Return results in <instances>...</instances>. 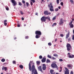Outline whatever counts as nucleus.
Segmentation results:
<instances>
[{"mask_svg":"<svg viewBox=\"0 0 74 74\" xmlns=\"http://www.w3.org/2000/svg\"><path fill=\"white\" fill-rule=\"evenodd\" d=\"M29 71H32L31 74H38L37 71L35 68L34 65H33L32 68V65L30 63H29Z\"/></svg>","mask_w":74,"mask_h":74,"instance_id":"nucleus-1","label":"nucleus"},{"mask_svg":"<svg viewBox=\"0 0 74 74\" xmlns=\"http://www.w3.org/2000/svg\"><path fill=\"white\" fill-rule=\"evenodd\" d=\"M48 7L50 8L49 10L50 11H54V10L53 9V7L52 5V3H51L49 4L48 5Z\"/></svg>","mask_w":74,"mask_h":74,"instance_id":"nucleus-2","label":"nucleus"},{"mask_svg":"<svg viewBox=\"0 0 74 74\" xmlns=\"http://www.w3.org/2000/svg\"><path fill=\"white\" fill-rule=\"evenodd\" d=\"M66 48H67V50L69 52V51L72 49L71 46V45L69 44H67Z\"/></svg>","mask_w":74,"mask_h":74,"instance_id":"nucleus-3","label":"nucleus"},{"mask_svg":"<svg viewBox=\"0 0 74 74\" xmlns=\"http://www.w3.org/2000/svg\"><path fill=\"white\" fill-rule=\"evenodd\" d=\"M51 66L52 68H56V69H58V66L55 63H53V64H51Z\"/></svg>","mask_w":74,"mask_h":74,"instance_id":"nucleus-4","label":"nucleus"},{"mask_svg":"<svg viewBox=\"0 0 74 74\" xmlns=\"http://www.w3.org/2000/svg\"><path fill=\"white\" fill-rule=\"evenodd\" d=\"M44 14L45 15H51V13L50 12H49L48 11L45 10L44 11Z\"/></svg>","mask_w":74,"mask_h":74,"instance_id":"nucleus-5","label":"nucleus"},{"mask_svg":"<svg viewBox=\"0 0 74 74\" xmlns=\"http://www.w3.org/2000/svg\"><path fill=\"white\" fill-rule=\"evenodd\" d=\"M11 1L12 3L13 6H15V5H16L17 4L15 0H11Z\"/></svg>","mask_w":74,"mask_h":74,"instance_id":"nucleus-6","label":"nucleus"},{"mask_svg":"<svg viewBox=\"0 0 74 74\" xmlns=\"http://www.w3.org/2000/svg\"><path fill=\"white\" fill-rule=\"evenodd\" d=\"M35 34L36 35L41 36V31H36L35 32Z\"/></svg>","mask_w":74,"mask_h":74,"instance_id":"nucleus-7","label":"nucleus"},{"mask_svg":"<svg viewBox=\"0 0 74 74\" xmlns=\"http://www.w3.org/2000/svg\"><path fill=\"white\" fill-rule=\"evenodd\" d=\"M65 71L64 72V74H69V69H67V68H65Z\"/></svg>","mask_w":74,"mask_h":74,"instance_id":"nucleus-8","label":"nucleus"},{"mask_svg":"<svg viewBox=\"0 0 74 74\" xmlns=\"http://www.w3.org/2000/svg\"><path fill=\"white\" fill-rule=\"evenodd\" d=\"M41 21H43V22H45V21H46V19H45V17L44 16H42L41 18Z\"/></svg>","mask_w":74,"mask_h":74,"instance_id":"nucleus-9","label":"nucleus"},{"mask_svg":"<svg viewBox=\"0 0 74 74\" xmlns=\"http://www.w3.org/2000/svg\"><path fill=\"white\" fill-rule=\"evenodd\" d=\"M47 67H46V65L45 64H42V69L43 70H45L46 69V68Z\"/></svg>","mask_w":74,"mask_h":74,"instance_id":"nucleus-10","label":"nucleus"},{"mask_svg":"<svg viewBox=\"0 0 74 74\" xmlns=\"http://www.w3.org/2000/svg\"><path fill=\"white\" fill-rule=\"evenodd\" d=\"M63 19L61 18L60 21V22L59 23V24L60 25H63Z\"/></svg>","mask_w":74,"mask_h":74,"instance_id":"nucleus-11","label":"nucleus"},{"mask_svg":"<svg viewBox=\"0 0 74 74\" xmlns=\"http://www.w3.org/2000/svg\"><path fill=\"white\" fill-rule=\"evenodd\" d=\"M42 67L41 66H40L39 67H38V69L39 70V71H41V72H42Z\"/></svg>","mask_w":74,"mask_h":74,"instance_id":"nucleus-12","label":"nucleus"},{"mask_svg":"<svg viewBox=\"0 0 74 74\" xmlns=\"http://www.w3.org/2000/svg\"><path fill=\"white\" fill-rule=\"evenodd\" d=\"M50 73L51 74H56V73L54 72V70L51 69L50 71Z\"/></svg>","mask_w":74,"mask_h":74,"instance_id":"nucleus-13","label":"nucleus"},{"mask_svg":"<svg viewBox=\"0 0 74 74\" xmlns=\"http://www.w3.org/2000/svg\"><path fill=\"white\" fill-rule=\"evenodd\" d=\"M69 36H70V32L69 31L68 32V34H66V39H67V38H69Z\"/></svg>","mask_w":74,"mask_h":74,"instance_id":"nucleus-14","label":"nucleus"},{"mask_svg":"<svg viewBox=\"0 0 74 74\" xmlns=\"http://www.w3.org/2000/svg\"><path fill=\"white\" fill-rule=\"evenodd\" d=\"M46 60V58H43L42 60V63H44V62H45Z\"/></svg>","mask_w":74,"mask_h":74,"instance_id":"nucleus-15","label":"nucleus"},{"mask_svg":"<svg viewBox=\"0 0 74 74\" xmlns=\"http://www.w3.org/2000/svg\"><path fill=\"white\" fill-rule=\"evenodd\" d=\"M67 67H68L69 68H70L71 69H72V67H71V65L70 64L67 65Z\"/></svg>","mask_w":74,"mask_h":74,"instance_id":"nucleus-16","label":"nucleus"},{"mask_svg":"<svg viewBox=\"0 0 74 74\" xmlns=\"http://www.w3.org/2000/svg\"><path fill=\"white\" fill-rule=\"evenodd\" d=\"M74 56L73 55H72V56H71V55H69V58H74Z\"/></svg>","mask_w":74,"mask_h":74,"instance_id":"nucleus-17","label":"nucleus"},{"mask_svg":"<svg viewBox=\"0 0 74 74\" xmlns=\"http://www.w3.org/2000/svg\"><path fill=\"white\" fill-rule=\"evenodd\" d=\"M40 36H39V35H36V38H40Z\"/></svg>","mask_w":74,"mask_h":74,"instance_id":"nucleus-18","label":"nucleus"},{"mask_svg":"<svg viewBox=\"0 0 74 74\" xmlns=\"http://www.w3.org/2000/svg\"><path fill=\"white\" fill-rule=\"evenodd\" d=\"M1 61L2 62H4L5 61V60L4 58H2L1 60Z\"/></svg>","mask_w":74,"mask_h":74,"instance_id":"nucleus-19","label":"nucleus"},{"mask_svg":"<svg viewBox=\"0 0 74 74\" xmlns=\"http://www.w3.org/2000/svg\"><path fill=\"white\" fill-rule=\"evenodd\" d=\"M56 25H57V23H53V25H52V27H53L54 26H56Z\"/></svg>","mask_w":74,"mask_h":74,"instance_id":"nucleus-20","label":"nucleus"},{"mask_svg":"<svg viewBox=\"0 0 74 74\" xmlns=\"http://www.w3.org/2000/svg\"><path fill=\"white\" fill-rule=\"evenodd\" d=\"M36 63L38 64V65H39L40 64V62L39 61H36Z\"/></svg>","mask_w":74,"mask_h":74,"instance_id":"nucleus-21","label":"nucleus"},{"mask_svg":"<svg viewBox=\"0 0 74 74\" xmlns=\"http://www.w3.org/2000/svg\"><path fill=\"white\" fill-rule=\"evenodd\" d=\"M46 62L47 63H50V62H51V61L47 59V60Z\"/></svg>","mask_w":74,"mask_h":74,"instance_id":"nucleus-22","label":"nucleus"},{"mask_svg":"<svg viewBox=\"0 0 74 74\" xmlns=\"http://www.w3.org/2000/svg\"><path fill=\"white\" fill-rule=\"evenodd\" d=\"M47 57L49 58H50V59H51L52 58V56H50L49 55H48Z\"/></svg>","mask_w":74,"mask_h":74,"instance_id":"nucleus-23","label":"nucleus"},{"mask_svg":"<svg viewBox=\"0 0 74 74\" xmlns=\"http://www.w3.org/2000/svg\"><path fill=\"white\" fill-rule=\"evenodd\" d=\"M69 25H70L71 27V28H73V27H74V25H73V24H72Z\"/></svg>","mask_w":74,"mask_h":74,"instance_id":"nucleus-24","label":"nucleus"},{"mask_svg":"<svg viewBox=\"0 0 74 74\" xmlns=\"http://www.w3.org/2000/svg\"><path fill=\"white\" fill-rule=\"evenodd\" d=\"M20 13L21 15H23V13L22 10L20 11Z\"/></svg>","mask_w":74,"mask_h":74,"instance_id":"nucleus-25","label":"nucleus"},{"mask_svg":"<svg viewBox=\"0 0 74 74\" xmlns=\"http://www.w3.org/2000/svg\"><path fill=\"white\" fill-rule=\"evenodd\" d=\"M19 67H20L21 69H23V66L22 65H20L19 66Z\"/></svg>","mask_w":74,"mask_h":74,"instance_id":"nucleus-26","label":"nucleus"},{"mask_svg":"<svg viewBox=\"0 0 74 74\" xmlns=\"http://www.w3.org/2000/svg\"><path fill=\"white\" fill-rule=\"evenodd\" d=\"M55 19H56V16H55L53 18L52 20L53 21H54V20H55Z\"/></svg>","mask_w":74,"mask_h":74,"instance_id":"nucleus-27","label":"nucleus"},{"mask_svg":"<svg viewBox=\"0 0 74 74\" xmlns=\"http://www.w3.org/2000/svg\"><path fill=\"white\" fill-rule=\"evenodd\" d=\"M25 39H28L29 38V36H25Z\"/></svg>","mask_w":74,"mask_h":74,"instance_id":"nucleus-28","label":"nucleus"},{"mask_svg":"<svg viewBox=\"0 0 74 74\" xmlns=\"http://www.w3.org/2000/svg\"><path fill=\"white\" fill-rule=\"evenodd\" d=\"M48 45H49V46H51V45H52V44H51V42H49L48 43Z\"/></svg>","mask_w":74,"mask_h":74,"instance_id":"nucleus-29","label":"nucleus"},{"mask_svg":"<svg viewBox=\"0 0 74 74\" xmlns=\"http://www.w3.org/2000/svg\"><path fill=\"white\" fill-rule=\"evenodd\" d=\"M71 41V38H69L68 39V42H70Z\"/></svg>","mask_w":74,"mask_h":74,"instance_id":"nucleus-30","label":"nucleus"},{"mask_svg":"<svg viewBox=\"0 0 74 74\" xmlns=\"http://www.w3.org/2000/svg\"><path fill=\"white\" fill-rule=\"evenodd\" d=\"M4 69L5 71H7V67H5L4 68Z\"/></svg>","mask_w":74,"mask_h":74,"instance_id":"nucleus-31","label":"nucleus"},{"mask_svg":"<svg viewBox=\"0 0 74 74\" xmlns=\"http://www.w3.org/2000/svg\"><path fill=\"white\" fill-rule=\"evenodd\" d=\"M18 5H22V3H21V2H18Z\"/></svg>","mask_w":74,"mask_h":74,"instance_id":"nucleus-32","label":"nucleus"},{"mask_svg":"<svg viewBox=\"0 0 74 74\" xmlns=\"http://www.w3.org/2000/svg\"><path fill=\"white\" fill-rule=\"evenodd\" d=\"M13 63L14 64H16V61H13Z\"/></svg>","mask_w":74,"mask_h":74,"instance_id":"nucleus-33","label":"nucleus"},{"mask_svg":"<svg viewBox=\"0 0 74 74\" xmlns=\"http://www.w3.org/2000/svg\"><path fill=\"white\" fill-rule=\"evenodd\" d=\"M26 4L27 7H28L29 6V3L28 2H26Z\"/></svg>","mask_w":74,"mask_h":74,"instance_id":"nucleus-34","label":"nucleus"},{"mask_svg":"<svg viewBox=\"0 0 74 74\" xmlns=\"http://www.w3.org/2000/svg\"><path fill=\"white\" fill-rule=\"evenodd\" d=\"M53 55L54 56H55L56 57H58V55L56 54H54Z\"/></svg>","mask_w":74,"mask_h":74,"instance_id":"nucleus-35","label":"nucleus"},{"mask_svg":"<svg viewBox=\"0 0 74 74\" xmlns=\"http://www.w3.org/2000/svg\"><path fill=\"white\" fill-rule=\"evenodd\" d=\"M49 18V16H47V17H45V19H48V18Z\"/></svg>","mask_w":74,"mask_h":74,"instance_id":"nucleus-36","label":"nucleus"},{"mask_svg":"<svg viewBox=\"0 0 74 74\" xmlns=\"http://www.w3.org/2000/svg\"><path fill=\"white\" fill-rule=\"evenodd\" d=\"M60 5H62V6H63V2H61L60 3Z\"/></svg>","mask_w":74,"mask_h":74,"instance_id":"nucleus-37","label":"nucleus"},{"mask_svg":"<svg viewBox=\"0 0 74 74\" xmlns=\"http://www.w3.org/2000/svg\"><path fill=\"white\" fill-rule=\"evenodd\" d=\"M39 59H41L42 58V56H40L39 57Z\"/></svg>","mask_w":74,"mask_h":74,"instance_id":"nucleus-38","label":"nucleus"},{"mask_svg":"<svg viewBox=\"0 0 74 74\" xmlns=\"http://www.w3.org/2000/svg\"><path fill=\"white\" fill-rule=\"evenodd\" d=\"M57 3L58 4L59 3V0H57Z\"/></svg>","mask_w":74,"mask_h":74,"instance_id":"nucleus-39","label":"nucleus"},{"mask_svg":"<svg viewBox=\"0 0 74 74\" xmlns=\"http://www.w3.org/2000/svg\"><path fill=\"white\" fill-rule=\"evenodd\" d=\"M73 23V22H72V21H71V22L69 23V25H71Z\"/></svg>","mask_w":74,"mask_h":74,"instance_id":"nucleus-40","label":"nucleus"},{"mask_svg":"<svg viewBox=\"0 0 74 74\" xmlns=\"http://www.w3.org/2000/svg\"><path fill=\"white\" fill-rule=\"evenodd\" d=\"M58 10H59V9H58V8H56L55 9V11H58Z\"/></svg>","mask_w":74,"mask_h":74,"instance_id":"nucleus-41","label":"nucleus"},{"mask_svg":"<svg viewBox=\"0 0 74 74\" xmlns=\"http://www.w3.org/2000/svg\"><path fill=\"white\" fill-rule=\"evenodd\" d=\"M6 10L7 11H8V10H9V8H8V7H6Z\"/></svg>","mask_w":74,"mask_h":74,"instance_id":"nucleus-42","label":"nucleus"},{"mask_svg":"<svg viewBox=\"0 0 74 74\" xmlns=\"http://www.w3.org/2000/svg\"><path fill=\"white\" fill-rule=\"evenodd\" d=\"M31 1H32L33 3H35L36 2V1L35 0H30Z\"/></svg>","mask_w":74,"mask_h":74,"instance_id":"nucleus-43","label":"nucleus"},{"mask_svg":"<svg viewBox=\"0 0 74 74\" xmlns=\"http://www.w3.org/2000/svg\"><path fill=\"white\" fill-rule=\"evenodd\" d=\"M60 62H63V60L62 59H60L59 60Z\"/></svg>","mask_w":74,"mask_h":74,"instance_id":"nucleus-44","label":"nucleus"},{"mask_svg":"<svg viewBox=\"0 0 74 74\" xmlns=\"http://www.w3.org/2000/svg\"><path fill=\"white\" fill-rule=\"evenodd\" d=\"M4 24L5 26H7V23H6L5 22L4 23Z\"/></svg>","mask_w":74,"mask_h":74,"instance_id":"nucleus-45","label":"nucleus"},{"mask_svg":"<svg viewBox=\"0 0 74 74\" xmlns=\"http://www.w3.org/2000/svg\"><path fill=\"white\" fill-rule=\"evenodd\" d=\"M23 3V4H25V1H24V0H23L22 1Z\"/></svg>","mask_w":74,"mask_h":74,"instance_id":"nucleus-46","label":"nucleus"},{"mask_svg":"<svg viewBox=\"0 0 74 74\" xmlns=\"http://www.w3.org/2000/svg\"><path fill=\"white\" fill-rule=\"evenodd\" d=\"M70 2H71L72 3H73V0H70Z\"/></svg>","mask_w":74,"mask_h":74,"instance_id":"nucleus-47","label":"nucleus"},{"mask_svg":"<svg viewBox=\"0 0 74 74\" xmlns=\"http://www.w3.org/2000/svg\"><path fill=\"white\" fill-rule=\"evenodd\" d=\"M52 59H53V60H55L56 59V58L53 57H52Z\"/></svg>","mask_w":74,"mask_h":74,"instance_id":"nucleus-48","label":"nucleus"},{"mask_svg":"<svg viewBox=\"0 0 74 74\" xmlns=\"http://www.w3.org/2000/svg\"><path fill=\"white\" fill-rule=\"evenodd\" d=\"M60 36L61 37H63V34H60Z\"/></svg>","mask_w":74,"mask_h":74,"instance_id":"nucleus-49","label":"nucleus"},{"mask_svg":"<svg viewBox=\"0 0 74 74\" xmlns=\"http://www.w3.org/2000/svg\"><path fill=\"white\" fill-rule=\"evenodd\" d=\"M70 74H73V71H71V72L70 73Z\"/></svg>","mask_w":74,"mask_h":74,"instance_id":"nucleus-50","label":"nucleus"},{"mask_svg":"<svg viewBox=\"0 0 74 74\" xmlns=\"http://www.w3.org/2000/svg\"><path fill=\"white\" fill-rule=\"evenodd\" d=\"M30 3L31 5H33V3H32V1H31Z\"/></svg>","mask_w":74,"mask_h":74,"instance_id":"nucleus-51","label":"nucleus"},{"mask_svg":"<svg viewBox=\"0 0 74 74\" xmlns=\"http://www.w3.org/2000/svg\"><path fill=\"white\" fill-rule=\"evenodd\" d=\"M7 22V20H5L4 21V23Z\"/></svg>","mask_w":74,"mask_h":74,"instance_id":"nucleus-52","label":"nucleus"},{"mask_svg":"<svg viewBox=\"0 0 74 74\" xmlns=\"http://www.w3.org/2000/svg\"><path fill=\"white\" fill-rule=\"evenodd\" d=\"M21 19L22 21H24V18L23 17H22L21 18Z\"/></svg>","mask_w":74,"mask_h":74,"instance_id":"nucleus-53","label":"nucleus"},{"mask_svg":"<svg viewBox=\"0 0 74 74\" xmlns=\"http://www.w3.org/2000/svg\"><path fill=\"white\" fill-rule=\"evenodd\" d=\"M48 20L49 21H51V19H50V18H48Z\"/></svg>","mask_w":74,"mask_h":74,"instance_id":"nucleus-54","label":"nucleus"},{"mask_svg":"<svg viewBox=\"0 0 74 74\" xmlns=\"http://www.w3.org/2000/svg\"><path fill=\"white\" fill-rule=\"evenodd\" d=\"M73 40H74V35H73Z\"/></svg>","mask_w":74,"mask_h":74,"instance_id":"nucleus-55","label":"nucleus"},{"mask_svg":"<svg viewBox=\"0 0 74 74\" xmlns=\"http://www.w3.org/2000/svg\"><path fill=\"white\" fill-rule=\"evenodd\" d=\"M57 41V39H56L55 40V42H56Z\"/></svg>","mask_w":74,"mask_h":74,"instance_id":"nucleus-56","label":"nucleus"},{"mask_svg":"<svg viewBox=\"0 0 74 74\" xmlns=\"http://www.w3.org/2000/svg\"><path fill=\"white\" fill-rule=\"evenodd\" d=\"M4 67H3L2 68V70H4Z\"/></svg>","mask_w":74,"mask_h":74,"instance_id":"nucleus-57","label":"nucleus"},{"mask_svg":"<svg viewBox=\"0 0 74 74\" xmlns=\"http://www.w3.org/2000/svg\"><path fill=\"white\" fill-rule=\"evenodd\" d=\"M16 37H15L14 38V40H16Z\"/></svg>","mask_w":74,"mask_h":74,"instance_id":"nucleus-58","label":"nucleus"},{"mask_svg":"<svg viewBox=\"0 0 74 74\" xmlns=\"http://www.w3.org/2000/svg\"><path fill=\"white\" fill-rule=\"evenodd\" d=\"M58 8L59 9H60V8H61V7L60 6H59L58 7Z\"/></svg>","mask_w":74,"mask_h":74,"instance_id":"nucleus-59","label":"nucleus"},{"mask_svg":"<svg viewBox=\"0 0 74 74\" xmlns=\"http://www.w3.org/2000/svg\"><path fill=\"white\" fill-rule=\"evenodd\" d=\"M36 15H38V13H36L35 14Z\"/></svg>","mask_w":74,"mask_h":74,"instance_id":"nucleus-60","label":"nucleus"},{"mask_svg":"<svg viewBox=\"0 0 74 74\" xmlns=\"http://www.w3.org/2000/svg\"><path fill=\"white\" fill-rule=\"evenodd\" d=\"M20 25H18L17 27H20Z\"/></svg>","mask_w":74,"mask_h":74,"instance_id":"nucleus-61","label":"nucleus"},{"mask_svg":"<svg viewBox=\"0 0 74 74\" xmlns=\"http://www.w3.org/2000/svg\"><path fill=\"white\" fill-rule=\"evenodd\" d=\"M70 53H68V55H69V56H70Z\"/></svg>","mask_w":74,"mask_h":74,"instance_id":"nucleus-62","label":"nucleus"},{"mask_svg":"<svg viewBox=\"0 0 74 74\" xmlns=\"http://www.w3.org/2000/svg\"><path fill=\"white\" fill-rule=\"evenodd\" d=\"M73 34H74V29L73 30Z\"/></svg>","mask_w":74,"mask_h":74,"instance_id":"nucleus-63","label":"nucleus"},{"mask_svg":"<svg viewBox=\"0 0 74 74\" xmlns=\"http://www.w3.org/2000/svg\"><path fill=\"white\" fill-rule=\"evenodd\" d=\"M56 74H59V73H56Z\"/></svg>","mask_w":74,"mask_h":74,"instance_id":"nucleus-64","label":"nucleus"}]
</instances>
